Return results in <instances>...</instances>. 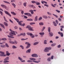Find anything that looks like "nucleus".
<instances>
[{"mask_svg": "<svg viewBox=\"0 0 64 64\" xmlns=\"http://www.w3.org/2000/svg\"><path fill=\"white\" fill-rule=\"evenodd\" d=\"M44 6H46V7H49V6H48V5L47 4H44Z\"/></svg>", "mask_w": 64, "mask_h": 64, "instance_id": "61", "label": "nucleus"}, {"mask_svg": "<svg viewBox=\"0 0 64 64\" xmlns=\"http://www.w3.org/2000/svg\"><path fill=\"white\" fill-rule=\"evenodd\" d=\"M53 24H54V26H57V24H56V23H55V22H53Z\"/></svg>", "mask_w": 64, "mask_h": 64, "instance_id": "31", "label": "nucleus"}, {"mask_svg": "<svg viewBox=\"0 0 64 64\" xmlns=\"http://www.w3.org/2000/svg\"><path fill=\"white\" fill-rule=\"evenodd\" d=\"M4 2V3H7V4H10V3H9V2L5 1H3Z\"/></svg>", "mask_w": 64, "mask_h": 64, "instance_id": "28", "label": "nucleus"}, {"mask_svg": "<svg viewBox=\"0 0 64 64\" xmlns=\"http://www.w3.org/2000/svg\"><path fill=\"white\" fill-rule=\"evenodd\" d=\"M61 47V45H59L58 46V48H60Z\"/></svg>", "mask_w": 64, "mask_h": 64, "instance_id": "63", "label": "nucleus"}, {"mask_svg": "<svg viewBox=\"0 0 64 64\" xmlns=\"http://www.w3.org/2000/svg\"><path fill=\"white\" fill-rule=\"evenodd\" d=\"M53 15H54V16H55V17H56V18H58V16H57L55 14H52Z\"/></svg>", "mask_w": 64, "mask_h": 64, "instance_id": "49", "label": "nucleus"}, {"mask_svg": "<svg viewBox=\"0 0 64 64\" xmlns=\"http://www.w3.org/2000/svg\"><path fill=\"white\" fill-rule=\"evenodd\" d=\"M4 18L5 21L7 22H8V21H7V20H6V18H5V16L4 17Z\"/></svg>", "mask_w": 64, "mask_h": 64, "instance_id": "41", "label": "nucleus"}, {"mask_svg": "<svg viewBox=\"0 0 64 64\" xmlns=\"http://www.w3.org/2000/svg\"><path fill=\"white\" fill-rule=\"evenodd\" d=\"M30 51H31V49H30L28 50H27L26 51V52L27 53H30Z\"/></svg>", "mask_w": 64, "mask_h": 64, "instance_id": "15", "label": "nucleus"}, {"mask_svg": "<svg viewBox=\"0 0 64 64\" xmlns=\"http://www.w3.org/2000/svg\"><path fill=\"white\" fill-rule=\"evenodd\" d=\"M12 6H14V8H16V7H15V6H16V5L14 3H12Z\"/></svg>", "mask_w": 64, "mask_h": 64, "instance_id": "27", "label": "nucleus"}, {"mask_svg": "<svg viewBox=\"0 0 64 64\" xmlns=\"http://www.w3.org/2000/svg\"><path fill=\"white\" fill-rule=\"evenodd\" d=\"M47 40H44V44H47Z\"/></svg>", "mask_w": 64, "mask_h": 64, "instance_id": "16", "label": "nucleus"}, {"mask_svg": "<svg viewBox=\"0 0 64 64\" xmlns=\"http://www.w3.org/2000/svg\"><path fill=\"white\" fill-rule=\"evenodd\" d=\"M12 48H13V49H16L17 48V47H16V46H12Z\"/></svg>", "mask_w": 64, "mask_h": 64, "instance_id": "46", "label": "nucleus"}, {"mask_svg": "<svg viewBox=\"0 0 64 64\" xmlns=\"http://www.w3.org/2000/svg\"><path fill=\"white\" fill-rule=\"evenodd\" d=\"M56 23L58 24V20H56Z\"/></svg>", "mask_w": 64, "mask_h": 64, "instance_id": "57", "label": "nucleus"}, {"mask_svg": "<svg viewBox=\"0 0 64 64\" xmlns=\"http://www.w3.org/2000/svg\"><path fill=\"white\" fill-rule=\"evenodd\" d=\"M28 39V38H26V39H24V38H22L21 39V40H26V39Z\"/></svg>", "mask_w": 64, "mask_h": 64, "instance_id": "62", "label": "nucleus"}, {"mask_svg": "<svg viewBox=\"0 0 64 64\" xmlns=\"http://www.w3.org/2000/svg\"><path fill=\"white\" fill-rule=\"evenodd\" d=\"M32 60H36V59L32 58Z\"/></svg>", "mask_w": 64, "mask_h": 64, "instance_id": "64", "label": "nucleus"}, {"mask_svg": "<svg viewBox=\"0 0 64 64\" xmlns=\"http://www.w3.org/2000/svg\"><path fill=\"white\" fill-rule=\"evenodd\" d=\"M28 29L29 30H30V31H34V30L33 29H32V28H31V27L30 28H28Z\"/></svg>", "mask_w": 64, "mask_h": 64, "instance_id": "23", "label": "nucleus"}, {"mask_svg": "<svg viewBox=\"0 0 64 64\" xmlns=\"http://www.w3.org/2000/svg\"><path fill=\"white\" fill-rule=\"evenodd\" d=\"M26 20L27 21H33V19L31 18L28 19H27Z\"/></svg>", "mask_w": 64, "mask_h": 64, "instance_id": "24", "label": "nucleus"}, {"mask_svg": "<svg viewBox=\"0 0 64 64\" xmlns=\"http://www.w3.org/2000/svg\"><path fill=\"white\" fill-rule=\"evenodd\" d=\"M53 58H54V56H52L50 58V59H53Z\"/></svg>", "mask_w": 64, "mask_h": 64, "instance_id": "48", "label": "nucleus"}, {"mask_svg": "<svg viewBox=\"0 0 64 64\" xmlns=\"http://www.w3.org/2000/svg\"><path fill=\"white\" fill-rule=\"evenodd\" d=\"M44 32H41L39 33V34L41 35L42 36V35H44Z\"/></svg>", "mask_w": 64, "mask_h": 64, "instance_id": "20", "label": "nucleus"}, {"mask_svg": "<svg viewBox=\"0 0 64 64\" xmlns=\"http://www.w3.org/2000/svg\"><path fill=\"white\" fill-rule=\"evenodd\" d=\"M9 42L10 43H11V44H17V42L16 41H15L14 42L11 41H9Z\"/></svg>", "mask_w": 64, "mask_h": 64, "instance_id": "9", "label": "nucleus"}, {"mask_svg": "<svg viewBox=\"0 0 64 64\" xmlns=\"http://www.w3.org/2000/svg\"><path fill=\"white\" fill-rule=\"evenodd\" d=\"M32 60H28L27 61V62H32Z\"/></svg>", "mask_w": 64, "mask_h": 64, "instance_id": "52", "label": "nucleus"}, {"mask_svg": "<svg viewBox=\"0 0 64 64\" xmlns=\"http://www.w3.org/2000/svg\"><path fill=\"white\" fill-rule=\"evenodd\" d=\"M48 50H51V49H52V48L51 47H49L48 48Z\"/></svg>", "mask_w": 64, "mask_h": 64, "instance_id": "47", "label": "nucleus"}, {"mask_svg": "<svg viewBox=\"0 0 64 64\" xmlns=\"http://www.w3.org/2000/svg\"><path fill=\"white\" fill-rule=\"evenodd\" d=\"M0 14H1V15L2 16L3 15V12H2L1 11H0Z\"/></svg>", "mask_w": 64, "mask_h": 64, "instance_id": "51", "label": "nucleus"}, {"mask_svg": "<svg viewBox=\"0 0 64 64\" xmlns=\"http://www.w3.org/2000/svg\"><path fill=\"white\" fill-rule=\"evenodd\" d=\"M55 45H56V44L54 43L52 44L51 46H55Z\"/></svg>", "mask_w": 64, "mask_h": 64, "instance_id": "36", "label": "nucleus"}, {"mask_svg": "<svg viewBox=\"0 0 64 64\" xmlns=\"http://www.w3.org/2000/svg\"><path fill=\"white\" fill-rule=\"evenodd\" d=\"M0 53L1 54H0V56H6V55L4 54L5 53L2 51H0Z\"/></svg>", "mask_w": 64, "mask_h": 64, "instance_id": "6", "label": "nucleus"}, {"mask_svg": "<svg viewBox=\"0 0 64 64\" xmlns=\"http://www.w3.org/2000/svg\"><path fill=\"white\" fill-rule=\"evenodd\" d=\"M51 29V28L50 27H48V31L49 33V36L50 37H52V36H53V34L52 32H50V30Z\"/></svg>", "mask_w": 64, "mask_h": 64, "instance_id": "2", "label": "nucleus"}, {"mask_svg": "<svg viewBox=\"0 0 64 64\" xmlns=\"http://www.w3.org/2000/svg\"><path fill=\"white\" fill-rule=\"evenodd\" d=\"M9 62V61H4V63H8Z\"/></svg>", "mask_w": 64, "mask_h": 64, "instance_id": "56", "label": "nucleus"}, {"mask_svg": "<svg viewBox=\"0 0 64 64\" xmlns=\"http://www.w3.org/2000/svg\"><path fill=\"white\" fill-rule=\"evenodd\" d=\"M47 13L49 15H52V14L49 12H47Z\"/></svg>", "mask_w": 64, "mask_h": 64, "instance_id": "42", "label": "nucleus"}, {"mask_svg": "<svg viewBox=\"0 0 64 64\" xmlns=\"http://www.w3.org/2000/svg\"><path fill=\"white\" fill-rule=\"evenodd\" d=\"M21 34H22V36H25L26 35V34L25 33H21Z\"/></svg>", "mask_w": 64, "mask_h": 64, "instance_id": "34", "label": "nucleus"}, {"mask_svg": "<svg viewBox=\"0 0 64 64\" xmlns=\"http://www.w3.org/2000/svg\"><path fill=\"white\" fill-rule=\"evenodd\" d=\"M26 44H27V46L26 47V49H27L30 48V44L29 43V42H26L25 43Z\"/></svg>", "mask_w": 64, "mask_h": 64, "instance_id": "5", "label": "nucleus"}, {"mask_svg": "<svg viewBox=\"0 0 64 64\" xmlns=\"http://www.w3.org/2000/svg\"><path fill=\"white\" fill-rule=\"evenodd\" d=\"M32 57H38V55L36 54H34L32 55Z\"/></svg>", "mask_w": 64, "mask_h": 64, "instance_id": "10", "label": "nucleus"}, {"mask_svg": "<svg viewBox=\"0 0 64 64\" xmlns=\"http://www.w3.org/2000/svg\"><path fill=\"white\" fill-rule=\"evenodd\" d=\"M45 29V27L44 26L42 30V31H43V30H44V29Z\"/></svg>", "mask_w": 64, "mask_h": 64, "instance_id": "60", "label": "nucleus"}, {"mask_svg": "<svg viewBox=\"0 0 64 64\" xmlns=\"http://www.w3.org/2000/svg\"><path fill=\"white\" fill-rule=\"evenodd\" d=\"M20 47H21L22 49H24V47H23V46L22 45H20Z\"/></svg>", "mask_w": 64, "mask_h": 64, "instance_id": "44", "label": "nucleus"}, {"mask_svg": "<svg viewBox=\"0 0 64 64\" xmlns=\"http://www.w3.org/2000/svg\"><path fill=\"white\" fill-rule=\"evenodd\" d=\"M33 24H35V22H31L30 23V25H33Z\"/></svg>", "mask_w": 64, "mask_h": 64, "instance_id": "50", "label": "nucleus"}, {"mask_svg": "<svg viewBox=\"0 0 64 64\" xmlns=\"http://www.w3.org/2000/svg\"><path fill=\"white\" fill-rule=\"evenodd\" d=\"M32 14H34V12H33V10H31L29 11Z\"/></svg>", "mask_w": 64, "mask_h": 64, "instance_id": "22", "label": "nucleus"}, {"mask_svg": "<svg viewBox=\"0 0 64 64\" xmlns=\"http://www.w3.org/2000/svg\"><path fill=\"white\" fill-rule=\"evenodd\" d=\"M42 17L43 18H45V19H47L48 18V17L46 16H43Z\"/></svg>", "mask_w": 64, "mask_h": 64, "instance_id": "18", "label": "nucleus"}, {"mask_svg": "<svg viewBox=\"0 0 64 64\" xmlns=\"http://www.w3.org/2000/svg\"><path fill=\"white\" fill-rule=\"evenodd\" d=\"M38 17V16H36L35 17V21H37V20H38V18H37Z\"/></svg>", "mask_w": 64, "mask_h": 64, "instance_id": "30", "label": "nucleus"}, {"mask_svg": "<svg viewBox=\"0 0 64 64\" xmlns=\"http://www.w3.org/2000/svg\"><path fill=\"white\" fill-rule=\"evenodd\" d=\"M27 3L26 2H24L23 4L24 6V7H26V4Z\"/></svg>", "mask_w": 64, "mask_h": 64, "instance_id": "33", "label": "nucleus"}, {"mask_svg": "<svg viewBox=\"0 0 64 64\" xmlns=\"http://www.w3.org/2000/svg\"><path fill=\"white\" fill-rule=\"evenodd\" d=\"M11 13L12 14H13L14 15H16V13H15L14 12H11Z\"/></svg>", "mask_w": 64, "mask_h": 64, "instance_id": "26", "label": "nucleus"}, {"mask_svg": "<svg viewBox=\"0 0 64 64\" xmlns=\"http://www.w3.org/2000/svg\"><path fill=\"white\" fill-rule=\"evenodd\" d=\"M28 16H30V17L31 16H32V14H31L30 13H28Z\"/></svg>", "mask_w": 64, "mask_h": 64, "instance_id": "38", "label": "nucleus"}, {"mask_svg": "<svg viewBox=\"0 0 64 64\" xmlns=\"http://www.w3.org/2000/svg\"><path fill=\"white\" fill-rule=\"evenodd\" d=\"M0 46L2 48H4L5 47V45H0Z\"/></svg>", "mask_w": 64, "mask_h": 64, "instance_id": "32", "label": "nucleus"}, {"mask_svg": "<svg viewBox=\"0 0 64 64\" xmlns=\"http://www.w3.org/2000/svg\"><path fill=\"white\" fill-rule=\"evenodd\" d=\"M4 24L6 26H8V24L6 22H4Z\"/></svg>", "mask_w": 64, "mask_h": 64, "instance_id": "17", "label": "nucleus"}, {"mask_svg": "<svg viewBox=\"0 0 64 64\" xmlns=\"http://www.w3.org/2000/svg\"><path fill=\"white\" fill-rule=\"evenodd\" d=\"M14 18L16 21H17V22L18 23L19 25H20V26H22V23L20 22L19 21V20L17 18Z\"/></svg>", "mask_w": 64, "mask_h": 64, "instance_id": "4", "label": "nucleus"}, {"mask_svg": "<svg viewBox=\"0 0 64 64\" xmlns=\"http://www.w3.org/2000/svg\"><path fill=\"white\" fill-rule=\"evenodd\" d=\"M36 3L37 5H39L40 4V2H36Z\"/></svg>", "mask_w": 64, "mask_h": 64, "instance_id": "25", "label": "nucleus"}, {"mask_svg": "<svg viewBox=\"0 0 64 64\" xmlns=\"http://www.w3.org/2000/svg\"><path fill=\"white\" fill-rule=\"evenodd\" d=\"M40 25H44V23L43 22H40L39 24Z\"/></svg>", "mask_w": 64, "mask_h": 64, "instance_id": "35", "label": "nucleus"}, {"mask_svg": "<svg viewBox=\"0 0 64 64\" xmlns=\"http://www.w3.org/2000/svg\"><path fill=\"white\" fill-rule=\"evenodd\" d=\"M56 12H58V13H59L60 12V11H59L58 10H56Z\"/></svg>", "mask_w": 64, "mask_h": 64, "instance_id": "59", "label": "nucleus"}, {"mask_svg": "<svg viewBox=\"0 0 64 64\" xmlns=\"http://www.w3.org/2000/svg\"><path fill=\"white\" fill-rule=\"evenodd\" d=\"M58 33L60 35L61 37H63V33H61L60 32H58Z\"/></svg>", "mask_w": 64, "mask_h": 64, "instance_id": "12", "label": "nucleus"}, {"mask_svg": "<svg viewBox=\"0 0 64 64\" xmlns=\"http://www.w3.org/2000/svg\"><path fill=\"white\" fill-rule=\"evenodd\" d=\"M31 2L32 3L34 4V3H36V2L35 1H34V0H32V1H31Z\"/></svg>", "mask_w": 64, "mask_h": 64, "instance_id": "45", "label": "nucleus"}, {"mask_svg": "<svg viewBox=\"0 0 64 64\" xmlns=\"http://www.w3.org/2000/svg\"><path fill=\"white\" fill-rule=\"evenodd\" d=\"M7 40V39L6 38H2V40H3V41H6V40Z\"/></svg>", "mask_w": 64, "mask_h": 64, "instance_id": "39", "label": "nucleus"}, {"mask_svg": "<svg viewBox=\"0 0 64 64\" xmlns=\"http://www.w3.org/2000/svg\"><path fill=\"white\" fill-rule=\"evenodd\" d=\"M18 59H19V60H22L23 59H22V58H21L20 57H18Z\"/></svg>", "mask_w": 64, "mask_h": 64, "instance_id": "37", "label": "nucleus"}, {"mask_svg": "<svg viewBox=\"0 0 64 64\" xmlns=\"http://www.w3.org/2000/svg\"><path fill=\"white\" fill-rule=\"evenodd\" d=\"M50 58H48V61H50Z\"/></svg>", "mask_w": 64, "mask_h": 64, "instance_id": "54", "label": "nucleus"}, {"mask_svg": "<svg viewBox=\"0 0 64 64\" xmlns=\"http://www.w3.org/2000/svg\"><path fill=\"white\" fill-rule=\"evenodd\" d=\"M15 1V0H11V2H12V3H13V2H14Z\"/></svg>", "mask_w": 64, "mask_h": 64, "instance_id": "58", "label": "nucleus"}, {"mask_svg": "<svg viewBox=\"0 0 64 64\" xmlns=\"http://www.w3.org/2000/svg\"><path fill=\"white\" fill-rule=\"evenodd\" d=\"M8 36L9 38H14V37L13 36H10L8 35Z\"/></svg>", "mask_w": 64, "mask_h": 64, "instance_id": "29", "label": "nucleus"}, {"mask_svg": "<svg viewBox=\"0 0 64 64\" xmlns=\"http://www.w3.org/2000/svg\"><path fill=\"white\" fill-rule=\"evenodd\" d=\"M9 59V58L8 57H7L5 59H4V61H7Z\"/></svg>", "mask_w": 64, "mask_h": 64, "instance_id": "14", "label": "nucleus"}, {"mask_svg": "<svg viewBox=\"0 0 64 64\" xmlns=\"http://www.w3.org/2000/svg\"><path fill=\"white\" fill-rule=\"evenodd\" d=\"M39 43L38 42H36L33 45H37Z\"/></svg>", "mask_w": 64, "mask_h": 64, "instance_id": "19", "label": "nucleus"}, {"mask_svg": "<svg viewBox=\"0 0 64 64\" xmlns=\"http://www.w3.org/2000/svg\"><path fill=\"white\" fill-rule=\"evenodd\" d=\"M31 27V26H30L28 25V26L26 27V28H30Z\"/></svg>", "mask_w": 64, "mask_h": 64, "instance_id": "40", "label": "nucleus"}, {"mask_svg": "<svg viewBox=\"0 0 64 64\" xmlns=\"http://www.w3.org/2000/svg\"><path fill=\"white\" fill-rule=\"evenodd\" d=\"M9 21H10V22H11V23H12V24H13V21H12V20H11V19H10L9 20Z\"/></svg>", "mask_w": 64, "mask_h": 64, "instance_id": "53", "label": "nucleus"}, {"mask_svg": "<svg viewBox=\"0 0 64 64\" xmlns=\"http://www.w3.org/2000/svg\"><path fill=\"white\" fill-rule=\"evenodd\" d=\"M0 6L2 7L3 8H5V9L7 8V7L4 5L2 4L0 5Z\"/></svg>", "mask_w": 64, "mask_h": 64, "instance_id": "11", "label": "nucleus"}, {"mask_svg": "<svg viewBox=\"0 0 64 64\" xmlns=\"http://www.w3.org/2000/svg\"><path fill=\"white\" fill-rule=\"evenodd\" d=\"M44 51L45 52H48L49 51V50H48V47H46L45 48Z\"/></svg>", "mask_w": 64, "mask_h": 64, "instance_id": "7", "label": "nucleus"}, {"mask_svg": "<svg viewBox=\"0 0 64 64\" xmlns=\"http://www.w3.org/2000/svg\"><path fill=\"white\" fill-rule=\"evenodd\" d=\"M27 34L28 35H30V37H31L32 38H34L35 37L34 35H33L32 33H30V32H28L27 33Z\"/></svg>", "mask_w": 64, "mask_h": 64, "instance_id": "3", "label": "nucleus"}, {"mask_svg": "<svg viewBox=\"0 0 64 64\" xmlns=\"http://www.w3.org/2000/svg\"><path fill=\"white\" fill-rule=\"evenodd\" d=\"M10 32H10L9 34V35H10V36H13V35H16V34L15 33V32L12 30L11 29H10Z\"/></svg>", "mask_w": 64, "mask_h": 64, "instance_id": "1", "label": "nucleus"}, {"mask_svg": "<svg viewBox=\"0 0 64 64\" xmlns=\"http://www.w3.org/2000/svg\"><path fill=\"white\" fill-rule=\"evenodd\" d=\"M42 19V17H41L38 18V20L40 21V20H41Z\"/></svg>", "mask_w": 64, "mask_h": 64, "instance_id": "43", "label": "nucleus"}, {"mask_svg": "<svg viewBox=\"0 0 64 64\" xmlns=\"http://www.w3.org/2000/svg\"><path fill=\"white\" fill-rule=\"evenodd\" d=\"M6 45L7 47H9V46L8 45V44L7 43H6Z\"/></svg>", "mask_w": 64, "mask_h": 64, "instance_id": "55", "label": "nucleus"}, {"mask_svg": "<svg viewBox=\"0 0 64 64\" xmlns=\"http://www.w3.org/2000/svg\"><path fill=\"white\" fill-rule=\"evenodd\" d=\"M4 12L6 14H7V15H9L10 17H11V15L7 11L5 10L4 11Z\"/></svg>", "mask_w": 64, "mask_h": 64, "instance_id": "8", "label": "nucleus"}, {"mask_svg": "<svg viewBox=\"0 0 64 64\" xmlns=\"http://www.w3.org/2000/svg\"><path fill=\"white\" fill-rule=\"evenodd\" d=\"M0 25L2 28H3L5 29V26H4V25L0 23Z\"/></svg>", "mask_w": 64, "mask_h": 64, "instance_id": "13", "label": "nucleus"}, {"mask_svg": "<svg viewBox=\"0 0 64 64\" xmlns=\"http://www.w3.org/2000/svg\"><path fill=\"white\" fill-rule=\"evenodd\" d=\"M6 55H7V56H9L10 54H10L9 53V52H8V51H7L6 52Z\"/></svg>", "mask_w": 64, "mask_h": 64, "instance_id": "21", "label": "nucleus"}]
</instances>
